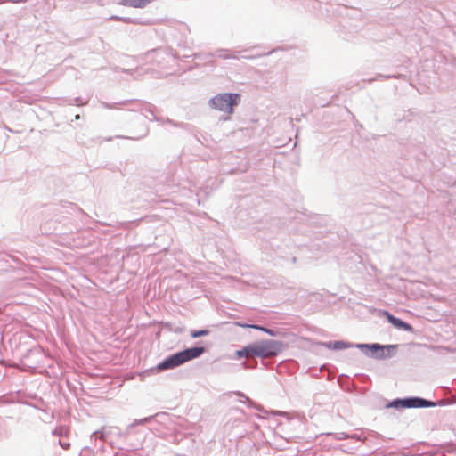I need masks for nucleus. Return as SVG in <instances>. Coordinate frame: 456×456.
Listing matches in <instances>:
<instances>
[{"mask_svg": "<svg viewBox=\"0 0 456 456\" xmlns=\"http://www.w3.org/2000/svg\"><path fill=\"white\" fill-rule=\"evenodd\" d=\"M350 345L344 342V341H336L334 344H333V348L334 349H344V348H347L349 347Z\"/></svg>", "mask_w": 456, "mask_h": 456, "instance_id": "9b49d317", "label": "nucleus"}, {"mask_svg": "<svg viewBox=\"0 0 456 456\" xmlns=\"http://www.w3.org/2000/svg\"><path fill=\"white\" fill-rule=\"evenodd\" d=\"M204 351L205 349L203 347H192L185 349L167 358L162 362H160L157 368L159 370L173 369L190 360L199 357L204 353Z\"/></svg>", "mask_w": 456, "mask_h": 456, "instance_id": "f257e3e1", "label": "nucleus"}, {"mask_svg": "<svg viewBox=\"0 0 456 456\" xmlns=\"http://www.w3.org/2000/svg\"><path fill=\"white\" fill-rule=\"evenodd\" d=\"M153 0H147L148 4H150L151 2H152Z\"/></svg>", "mask_w": 456, "mask_h": 456, "instance_id": "4468645a", "label": "nucleus"}, {"mask_svg": "<svg viewBox=\"0 0 456 456\" xmlns=\"http://www.w3.org/2000/svg\"><path fill=\"white\" fill-rule=\"evenodd\" d=\"M237 355L239 357H243V356H245L247 358L252 357L251 352H249V350H248V346H245L242 350L238 351Z\"/></svg>", "mask_w": 456, "mask_h": 456, "instance_id": "9d476101", "label": "nucleus"}, {"mask_svg": "<svg viewBox=\"0 0 456 456\" xmlns=\"http://www.w3.org/2000/svg\"><path fill=\"white\" fill-rule=\"evenodd\" d=\"M240 94H230V114L232 113V106L233 105H237L238 102H240Z\"/></svg>", "mask_w": 456, "mask_h": 456, "instance_id": "6e6552de", "label": "nucleus"}, {"mask_svg": "<svg viewBox=\"0 0 456 456\" xmlns=\"http://www.w3.org/2000/svg\"><path fill=\"white\" fill-rule=\"evenodd\" d=\"M252 356L268 358L276 355L281 350V343L275 340H262L248 345Z\"/></svg>", "mask_w": 456, "mask_h": 456, "instance_id": "f03ea898", "label": "nucleus"}, {"mask_svg": "<svg viewBox=\"0 0 456 456\" xmlns=\"http://www.w3.org/2000/svg\"><path fill=\"white\" fill-rule=\"evenodd\" d=\"M208 333H209L208 330H191V338H199V337H201V336H206Z\"/></svg>", "mask_w": 456, "mask_h": 456, "instance_id": "1a4fd4ad", "label": "nucleus"}, {"mask_svg": "<svg viewBox=\"0 0 456 456\" xmlns=\"http://www.w3.org/2000/svg\"><path fill=\"white\" fill-rule=\"evenodd\" d=\"M242 326L243 327H248V328H252V329H255V330H262V331L269 334L270 336H274L273 330H272L270 329H266V328L261 327L259 325H242Z\"/></svg>", "mask_w": 456, "mask_h": 456, "instance_id": "0eeeda50", "label": "nucleus"}, {"mask_svg": "<svg viewBox=\"0 0 456 456\" xmlns=\"http://www.w3.org/2000/svg\"><path fill=\"white\" fill-rule=\"evenodd\" d=\"M371 348H373V349H375V350H377V349H382V347H381L380 346H379V345H372V346H371Z\"/></svg>", "mask_w": 456, "mask_h": 456, "instance_id": "f8f14e48", "label": "nucleus"}, {"mask_svg": "<svg viewBox=\"0 0 456 456\" xmlns=\"http://www.w3.org/2000/svg\"><path fill=\"white\" fill-rule=\"evenodd\" d=\"M62 446L67 449L69 447V444H65V446L64 445H62Z\"/></svg>", "mask_w": 456, "mask_h": 456, "instance_id": "ddd939ff", "label": "nucleus"}, {"mask_svg": "<svg viewBox=\"0 0 456 456\" xmlns=\"http://www.w3.org/2000/svg\"><path fill=\"white\" fill-rule=\"evenodd\" d=\"M212 106L219 110H224L228 108V95L227 94H220L214 97L211 100Z\"/></svg>", "mask_w": 456, "mask_h": 456, "instance_id": "39448f33", "label": "nucleus"}, {"mask_svg": "<svg viewBox=\"0 0 456 456\" xmlns=\"http://www.w3.org/2000/svg\"><path fill=\"white\" fill-rule=\"evenodd\" d=\"M403 406L409 408L430 407L435 403L422 398H411L400 402Z\"/></svg>", "mask_w": 456, "mask_h": 456, "instance_id": "7ed1b4c3", "label": "nucleus"}, {"mask_svg": "<svg viewBox=\"0 0 456 456\" xmlns=\"http://www.w3.org/2000/svg\"><path fill=\"white\" fill-rule=\"evenodd\" d=\"M121 4L126 6L142 8L148 4V2L147 0H121Z\"/></svg>", "mask_w": 456, "mask_h": 456, "instance_id": "423d86ee", "label": "nucleus"}, {"mask_svg": "<svg viewBox=\"0 0 456 456\" xmlns=\"http://www.w3.org/2000/svg\"><path fill=\"white\" fill-rule=\"evenodd\" d=\"M386 317L387 319L388 320V322L395 328L397 329H400V330H406V331H411L412 330L411 326L406 322H404L403 321H402L401 319H398L396 317H395L394 315H392L391 314H389L387 311H383L382 313Z\"/></svg>", "mask_w": 456, "mask_h": 456, "instance_id": "20e7f679", "label": "nucleus"}]
</instances>
